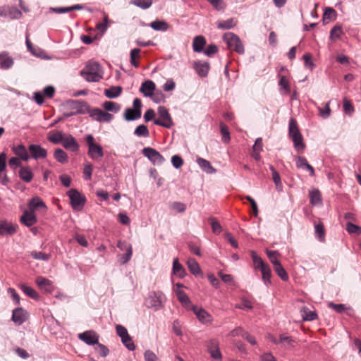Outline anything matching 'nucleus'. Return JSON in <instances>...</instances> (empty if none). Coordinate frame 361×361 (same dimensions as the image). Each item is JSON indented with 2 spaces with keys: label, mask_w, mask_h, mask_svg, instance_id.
<instances>
[{
  "label": "nucleus",
  "mask_w": 361,
  "mask_h": 361,
  "mask_svg": "<svg viewBox=\"0 0 361 361\" xmlns=\"http://www.w3.org/2000/svg\"><path fill=\"white\" fill-rule=\"evenodd\" d=\"M71 108L74 110V112L66 114V116H71L75 114L82 113V109L87 106V103L84 102L71 101L69 102Z\"/></svg>",
  "instance_id": "29"
},
{
  "label": "nucleus",
  "mask_w": 361,
  "mask_h": 361,
  "mask_svg": "<svg viewBox=\"0 0 361 361\" xmlns=\"http://www.w3.org/2000/svg\"><path fill=\"white\" fill-rule=\"evenodd\" d=\"M250 255L253 261L254 269H259L262 272V278L264 284L266 286L271 284V271L269 264L265 263L255 251H251Z\"/></svg>",
  "instance_id": "1"
},
{
  "label": "nucleus",
  "mask_w": 361,
  "mask_h": 361,
  "mask_svg": "<svg viewBox=\"0 0 361 361\" xmlns=\"http://www.w3.org/2000/svg\"><path fill=\"white\" fill-rule=\"evenodd\" d=\"M177 289L176 290V294L178 300L186 308H189L191 305L190 300L187 295V294L180 289L183 287V285L180 283L176 284Z\"/></svg>",
  "instance_id": "18"
},
{
  "label": "nucleus",
  "mask_w": 361,
  "mask_h": 361,
  "mask_svg": "<svg viewBox=\"0 0 361 361\" xmlns=\"http://www.w3.org/2000/svg\"><path fill=\"white\" fill-rule=\"evenodd\" d=\"M343 107L344 112L348 115H352L355 111L354 106L350 100L346 97H344L343 99Z\"/></svg>",
  "instance_id": "50"
},
{
  "label": "nucleus",
  "mask_w": 361,
  "mask_h": 361,
  "mask_svg": "<svg viewBox=\"0 0 361 361\" xmlns=\"http://www.w3.org/2000/svg\"><path fill=\"white\" fill-rule=\"evenodd\" d=\"M93 171L92 164L90 163H87L85 165L83 169V176L85 180H90L92 178Z\"/></svg>",
  "instance_id": "59"
},
{
  "label": "nucleus",
  "mask_w": 361,
  "mask_h": 361,
  "mask_svg": "<svg viewBox=\"0 0 361 361\" xmlns=\"http://www.w3.org/2000/svg\"><path fill=\"white\" fill-rule=\"evenodd\" d=\"M29 314L22 307H18L13 310L12 321L17 325H21L28 319Z\"/></svg>",
  "instance_id": "13"
},
{
  "label": "nucleus",
  "mask_w": 361,
  "mask_h": 361,
  "mask_svg": "<svg viewBox=\"0 0 361 361\" xmlns=\"http://www.w3.org/2000/svg\"><path fill=\"white\" fill-rule=\"evenodd\" d=\"M155 90V84L152 80L144 82L140 87V92L146 97H150Z\"/></svg>",
  "instance_id": "21"
},
{
  "label": "nucleus",
  "mask_w": 361,
  "mask_h": 361,
  "mask_svg": "<svg viewBox=\"0 0 361 361\" xmlns=\"http://www.w3.org/2000/svg\"><path fill=\"white\" fill-rule=\"evenodd\" d=\"M328 306L335 310L338 313H343L345 311H351L352 309L350 307H347L343 304H335L334 302H329Z\"/></svg>",
  "instance_id": "47"
},
{
  "label": "nucleus",
  "mask_w": 361,
  "mask_h": 361,
  "mask_svg": "<svg viewBox=\"0 0 361 361\" xmlns=\"http://www.w3.org/2000/svg\"><path fill=\"white\" fill-rule=\"evenodd\" d=\"M97 347L95 348L96 351L102 357H106L109 353V349L98 342Z\"/></svg>",
  "instance_id": "63"
},
{
  "label": "nucleus",
  "mask_w": 361,
  "mask_h": 361,
  "mask_svg": "<svg viewBox=\"0 0 361 361\" xmlns=\"http://www.w3.org/2000/svg\"><path fill=\"white\" fill-rule=\"evenodd\" d=\"M274 268L276 273L283 281H286L288 279V275L281 263L274 266Z\"/></svg>",
  "instance_id": "52"
},
{
  "label": "nucleus",
  "mask_w": 361,
  "mask_h": 361,
  "mask_svg": "<svg viewBox=\"0 0 361 361\" xmlns=\"http://www.w3.org/2000/svg\"><path fill=\"white\" fill-rule=\"evenodd\" d=\"M29 209L31 211H35V209L42 208L44 210L47 209V207L44 202L38 197H33L32 200H30L29 202Z\"/></svg>",
  "instance_id": "28"
},
{
  "label": "nucleus",
  "mask_w": 361,
  "mask_h": 361,
  "mask_svg": "<svg viewBox=\"0 0 361 361\" xmlns=\"http://www.w3.org/2000/svg\"><path fill=\"white\" fill-rule=\"evenodd\" d=\"M141 117V110H135L133 109L128 108L124 113V118L126 121H134Z\"/></svg>",
  "instance_id": "27"
},
{
  "label": "nucleus",
  "mask_w": 361,
  "mask_h": 361,
  "mask_svg": "<svg viewBox=\"0 0 361 361\" xmlns=\"http://www.w3.org/2000/svg\"><path fill=\"white\" fill-rule=\"evenodd\" d=\"M31 256L35 259L43 260V261H48L51 257V255L49 254H46L42 252H37V251H32L31 252Z\"/></svg>",
  "instance_id": "57"
},
{
  "label": "nucleus",
  "mask_w": 361,
  "mask_h": 361,
  "mask_svg": "<svg viewBox=\"0 0 361 361\" xmlns=\"http://www.w3.org/2000/svg\"><path fill=\"white\" fill-rule=\"evenodd\" d=\"M19 176L26 183H30L33 178V173L28 166L22 167L19 171Z\"/></svg>",
  "instance_id": "32"
},
{
  "label": "nucleus",
  "mask_w": 361,
  "mask_h": 361,
  "mask_svg": "<svg viewBox=\"0 0 361 361\" xmlns=\"http://www.w3.org/2000/svg\"><path fill=\"white\" fill-rule=\"evenodd\" d=\"M85 141L88 145V155L92 159H98L104 156L102 146L94 142V138L92 135H88Z\"/></svg>",
  "instance_id": "5"
},
{
  "label": "nucleus",
  "mask_w": 361,
  "mask_h": 361,
  "mask_svg": "<svg viewBox=\"0 0 361 361\" xmlns=\"http://www.w3.org/2000/svg\"><path fill=\"white\" fill-rule=\"evenodd\" d=\"M131 3L142 9H147L152 5V0H133Z\"/></svg>",
  "instance_id": "58"
},
{
  "label": "nucleus",
  "mask_w": 361,
  "mask_h": 361,
  "mask_svg": "<svg viewBox=\"0 0 361 361\" xmlns=\"http://www.w3.org/2000/svg\"><path fill=\"white\" fill-rule=\"evenodd\" d=\"M0 16H8L11 19H18L22 16V13L16 7H3L0 8Z\"/></svg>",
  "instance_id": "16"
},
{
  "label": "nucleus",
  "mask_w": 361,
  "mask_h": 361,
  "mask_svg": "<svg viewBox=\"0 0 361 361\" xmlns=\"http://www.w3.org/2000/svg\"><path fill=\"white\" fill-rule=\"evenodd\" d=\"M99 337V335L93 330L86 331L78 334V338L89 345L97 344Z\"/></svg>",
  "instance_id": "12"
},
{
  "label": "nucleus",
  "mask_w": 361,
  "mask_h": 361,
  "mask_svg": "<svg viewBox=\"0 0 361 361\" xmlns=\"http://www.w3.org/2000/svg\"><path fill=\"white\" fill-rule=\"evenodd\" d=\"M314 228L315 235L319 240L321 242L324 241L326 232L324 224L322 222H319L318 224H315Z\"/></svg>",
  "instance_id": "43"
},
{
  "label": "nucleus",
  "mask_w": 361,
  "mask_h": 361,
  "mask_svg": "<svg viewBox=\"0 0 361 361\" xmlns=\"http://www.w3.org/2000/svg\"><path fill=\"white\" fill-rule=\"evenodd\" d=\"M15 232L16 228L13 225L7 222H2L0 224V234H13Z\"/></svg>",
  "instance_id": "42"
},
{
  "label": "nucleus",
  "mask_w": 361,
  "mask_h": 361,
  "mask_svg": "<svg viewBox=\"0 0 361 361\" xmlns=\"http://www.w3.org/2000/svg\"><path fill=\"white\" fill-rule=\"evenodd\" d=\"M142 154L154 164H161L165 161L164 157L158 151L152 147H145L142 149Z\"/></svg>",
  "instance_id": "10"
},
{
  "label": "nucleus",
  "mask_w": 361,
  "mask_h": 361,
  "mask_svg": "<svg viewBox=\"0 0 361 361\" xmlns=\"http://www.w3.org/2000/svg\"><path fill=\"white\" fill-rule=\"evenodd\" d=\"M279 85L281 87L286 94H289L290 92V86L288 80L286 75L281 73H279Z\"/></svg>",
  "instance_id": "40"
},
{
  "label": "nucleus",
  "mask_w": 361,
  "mask_h": 361,
  "mask_svg": "<svg viewBox=\"0 0 361 361\" xmlns=\"http://www.w3.org/2000/svg\"><path fill=\"white\" fill-rule=\"evenodd\" d=\"M103 108L108 111H112L114 113H117L121 109V105L111 101H106L102 104Z\"/></svg>",
  "instance_id": "41"
},
{
  "label": "nucleus",
  "mask_w": 361,
  "mask_h": 361,
  "mask_svg": "<svg viewBox=\"0 0 361 361\" xmlns=\"http://www.w3.org/2000/svg\"><path fill=\"white\" fill-rule=\"evenodd\" d=\"M164 300V295L161 293H150L149 297L145 300V305L149 308H158L161 306Z\"/></svg>",
  "instance_id": "11"
},
{
  "label": "nucleus",
  "mask_w": 361,
  "mask_h": 361,
  "mask_svg": "<svg viewBox=\"0 0 361 361\" xmlns=\"http://www.w3.org/2000/svg\"><path fill=\"white\" fill-rule=\"evenodd\" d=\"M145 361H160L158 357L152 351L147 350L145 353Z\"/></svg>",
  "instance_id": "64"
},
{
  "label": "nucleus",
  "mask_w": 361,
  "mask_h": 361,
  "mask_svg": "<svg viewBox=\"0 0 361 361\" xmlns=\"http://www.w3.org/2000/svg\"><path fill=\"white\" fill-rule=\"evenodd\" d=\"M159 118L154 121L155 125L160 126L166 128H170L173 126V123L169 113L168 109L164 106H159L158 108Z\"/></svg>",
  "instance_id": "6"
},
{
  "label": "nucleus",
  "mask_w": 361,
  "mask_h": 361,
  "mask_svg": "<svg viewBox=\"0 0 361 361\" xmlns=\"http://www.w3.org/2000/svg\"><path fill=\"white\" fill-rule=\"evenodd\" d=\"M12 149L15 154L19 157L20 159L27 161L30 159L28 148L26 149L23 145L13 146Z\"/></svg>",
  "instance_id": "20"
},
{
  "label": "nucleus",
  "mask_w": 361,
  "mask_h": 361,
  "mask_svg": "<svg viewBox=\"0 0 361 361\" xmlns=\"http://www.w3.org/2000/svg\"><path fill=\"white\" fill-rule=\"evenodd\" d=\"M236 20L233 18H230L226 20H219L217 22V27L221 30L231 29L236 25Z\"/></svg>",
  "instance_id": "36"
},
{
  "label": "nucleus",
  "mask_w": 361,
  "mask_h": 361,
  "mask_svg": "<svg viewBox=\"0 0 361 361\" xmlns=\"http://www.w3.org/2000/svg\"><path fill=\"white\" fill-rule=\"evenodd\" d=\"M187 265L190 271L195 276L201 274L200 267L195 259L190 258L187 262Z\"/></svg>",
  "instance_id": "34"
},
{
  "label": "nucleus",
  "mask_w": 361,
  "mask_h": 361,
  "mask_svg": "<svg viewBox=\"0 0 361 361\" xmlns=\"http://www.w3.org/2000/svg\"><path fill=\"white\" fill-rule=\"evenodd\" d=\"M118 247H119L122 250H126V253L123 254L120 257V262L121 264H126L127 263L131 258L133 250H132V246L130 244L125 243L121 241H118Z\"/></svg>",
  "instance_id": "14"
},
{
  "label": "nucleus",
  "mask_w": 361,
  "mask_h": 361,
  "mask_svg": "<svg viewBox=\"0 0 361 361\" xmlns=\"http://www.w3.org/2000/svg\"><path fill=\"white\" fill-rule=\"evenodd\" d=\"M267 255L270 260V262L273 264L274 267L276 264H280L281 262L278 260L280 254L278 251L274 250H267Z\"/></svg>",
  "instance_id": "54"
},
{
  "label": "nucleus",
  "mask_w": 361,
  "mask_h": 361,
  "mask_svg": "<svg viewBox=\"0 0 361 361\" xmlns=\"http://www.w3.org/2000/svg\"><path fill=\"white\" fill-rule=\"evenodd\" d=\"M209 4L212 5L218 11L224 10L226 4L223 0H207Z\"/></svg>",
  "instance_id": "60"
},
{
  "label": "nucleus",
  "mask_w": 361,
  "mask_h": 361,
  "mask_svg": "<svg viewBox=\"0 0 361 361\" xmlns=\"http://www.w3.org/2000/svg\"><path fill=\"white\" fill-rule=\"evenodd\" d=\"M122 90L123 89L121 86H111L109 89L104 90V94L108 98H116L121 94Z\"/></svg>",
  "instance_id": "31"
},
{
  "label": "nucleus",
  "mask_w": 361,
  "mask_h": 361,
  "mask_svg": "<svg viewBox=\"0 0 361 361\" xmlns=\"http://www.w3.org/2000/svg\"><path fill=\"white\" fill-rule=\"evenodd\" d=\"M173 274L179 276L180 278H183L185 276V269L184 267L179 263L178 259L175 258L173 262Z\"/></svg>",
  "instance_id": "30"
},
{
  "label": "nucleus",
  "mask_w": 361,
  "mask_h": 361,
  "mask_svg": "<svg viewBox=\"0 0 361 361\" xmlns=\"http://www.w3.org/2000/svg\"><path fill=\"white\" fill-rule=\"evenodd\" d=\"M337 16L336 11L330 7H328L325 9L324 15H323V20L325 22L326 20L331 21L334 20Z\"/></svg>",
  "instance_id": "49"
},
{
  "label": "nucleus",
  "mask_w": 361,
  "mask_h": 361,
  "mask_svg": "<svg viewBox=\"0 0 361 361\" xmlns=\"http://www.w3.org/2000/svg\"><path fill=\"white\" fill-rule=\"evenodd\" d=\"M301 316L305 321H313L317 318V313L314 311L309 310L307 307H303L300 310Z\"/></svg>",
  "instance_id": "37"
},
{
  "label": "nucleus",
  "mask_w": 361,
  "mask_h": 361,
  "mask_svg": "<svg viewBox=\"0 0 361 361\" xmlns=\"http://www.w3.org/2000/svg\"><path fill=\"white\" fill-rule=\"evenodd\" d=\"M13 64V59L8 56L7 53L0 54V68L2 69H8Z\"/></svg>",
  "instance_id": "25"
},
{
  "label": "nucleus",
  "mask_w": 361,
  "mask_h": 361,
  "mask_svg": "<svg viewBox=\"0 0 361 361\" xmlns=\"http://www.w3.org/2000/svg\"><path fill=\"white\" fill-rule=\"evenodd\" d=\"M220 132L222 136V142L224 143H228L231 140L230 132L228 126L224 123H220Z\"/></svg>",
  "instance_id": "44"
},
{
  "label": "nucleus",
  "mask_w": 361,
  "mask_h": 361,
  "mask_svg": "<svg viewBox=\"0 0 361 361\" xmlns=\"http://www.w3.org/2000/svg\"><path fill=\"white\" fill-rule=\"evenodd\" d=\"M19 287L23 291L25 294L27 296L30 297L32 299L38 300L39 299V295L37 293V291L32 288L27 286L25 284H20Z\"/></svg>",
  "instance_id": "35"
},
{
  "label": "nucleus",
  "mask_w": 361,
  "mask_h": 361,
  "mask_svg": "<svg viewBox=\"0 0 361 361\" xmlns=\"http://www.w3.org/2000/svg\"><path fill=\"white\" fill-rule=\"evenodd\" d=\"M80 74L88 82H99L102 78L103 71L97 62H89Z\"/></svg>",
  "instance_id": "2"
},
{
  "label": "nucleus",
  "mask_w": 361,
  "mask_h": 361,
  "mask_svg": "<svg viewBox=\"0 0 361 361\" xmlns=\"http://www.w3.org/2000/svg\"><path fill=\"white\" fill-rule=\"evenodd\" d=\"M61 143L65 149L72 152H77L79 149V145L71 135H64L63 140Z\"/></svg>",
  "instance_id": "15"
},
{
  "label": "nucleus",
  "mask_w": 361,
  "mask_h": 361,
  "mask_svg": "<svg viewBox=\"0 0 361 361\" xmlns=\"http://www.w3.org/2000/svg\"><path fill=\"white\" fill-rule=\"evenodd\" d=\"M310 203L312 204H318L322 202V195L318 190L310 191Z\"/></svg>",
  "instance_id": "45"
},
{
  "label": "nucleus",
  "mask_w": 361,
  "mask_h": 361,
  "mask_svg": "<svg viewBox=\"0 0 361 361\" xmlns=\"http://www.w3.org/2000/svg\"><path fill=\"white\" fill-rule=\"evenodd\" d=\"M122 343L125 345V346L130 350H133L135 348L131 337L128 334V336H124L121 338Z\"/></svg>",
  "instance_id": "62"
},
{
  "label": "nucleus",
  "mask_w": 361,
  "mask_h": 361,
  "mask_svg": "<svg viewBox=\"0 0 361 361\" xmlns=\"http://www.w3.org/2000/svg\"><path fill=\"white\" fill-rule=\"evenodd\" d=\"M35 282L39 288L44 290L46 292H51V282L49 279L42 276H38L37 277Z\"/></svg>",
  "instance_id": "22"
},
{
  "label": "nucleus",
  "mask_w": 361,
  "mask_h": 361,
  "mask_svg": "<svg viewBox=\"0 0 361 361\" xmlns=\"http://www.w3.org/2000/svg\"><path fill=\"white\" fill-rule=\"evenodd\" d=\"M206 44V39L203 36H196L192 42L193 50L195 52H200Z\"/></svg>",
  "instance_id": "26"
},
{
  "label": "nucleus",
  "mask_w": 361,
  "mask_h": 361,
  "mask_svg": "<svg viewBox=\"0 0 361 361\" xmlns=\"http://www.w3.org/2000/svg\"><path fill=\"white\" fill-rule=\"evenodd\" d=\"M64 134L61 131L51 130L48 133L47 140L54 144L61 142L63 140Z\"/></svg>",
  "instance_id": "24"
},
{
  "label": "nucleus",
  "mask_w": 361,
  "mask_h": 361,
  "mask_svg": "<svg viewBox=\"0 0 361 361\" xmlns=\"http://www.w3.org/2000/svg\"><path fill=\"white\" fill-rule=\"evenodd\" d=\"M194 68L200 76L204 77L208 73L209 65L207 62L202 63L200 61H197L195 62Z\"/></svg>",
  "instance_id": "23"
},
{
  "label": "nucleus",
  "mask_w": 361,
  "mask_h": 361,
  "mask_svg": "<svg viewBox=\"0 0 361 361\" xmlns=\"http://www.w3.org/2000/svg\"><path fill=\"white\" fill-rule=\"evenodd\" d=\"M197 162L199 166L207 173H212L215 171L210 162L203 158H197Z\"/></svg>",
  "instance_id": "38"
},
{
  "label": "nucleus",
  "mask_w": 361,
  "mask_h": 361,
  "mask_svg": "<svg viewBox=\"0 0 361 361\" xmlns=\"http://www.w3.org/2000/svg\"><path fill=\"white\" fill-rule=\"evenodd\" d=\"M28 152L30 158L35 160L44 159L48 155L47 149L37 144H30L28 146Z\"/></svg>",
  "instance_id": "9"
},
{
  "label": "nucleus",
  "mask_w": 361,
  "mask_h": 361,
  "mask_svg": "<svg viewBox=\"0 0 361 361\" xmlns=\"http://www.w3.org/2000/svg\"><path fill=\"white\" fill-rule=\"evenodd\" d=\"M223 40L230 50L236 51L239 54L245 52V49L240 38L233 32H226L223 35Z\"/></svg>",
  "instance_id": "4"
},
{
  "label": "nucleus",
  "mask_w": 361,
  "mask_h": 361,
  "mask_svg": "<svg viewBox=\"0 0 361 361\" xmlns=\"http://www.w3.org/2000/svg\"><path fill=\"white\" fill-rule=\"evenodd\" d=\"M88 113L93 120L99 122L109 123L114 118V116L112 114L106 111H104L98 108L89 109Z\"/></svg>",
  "instance_id": "8"
},
{
  "label": "nucleus",
  "mask_w": 361,
  "mask_h": 361,
  "mask_svg": "<svg viewBox=\"0 0 361 361\" xmlns=\"http://www.w3.org/2000/svg\"><path fill=\"white\" fill-rule=\"evenodd\" d=\"M150 26L155 30L165 31L169 28V25L166 22L159 20L152 22Z\"/></svg>",
  "instance_id": "53"
},
{
  "label": "nucleus",
  "mask_w": 361,
  "mask_h": 361,
  "mask_svg": "<svg viewBox=\"0 0 361 361\" xmlns=\"http://www.w3.org/2000/svg\"><path fill=\"white\" fill-rule=\"evenodd\" d=\"M54 157L59 163L64 164L68 162V155L66 152L60 148L55 149Z\"/></svg>",
  "instance_id": "39"
},
{
  "label": "nucleus",
  "mask_w": 361,
  "mask_h": 361,
  "mask_svg": "<svg viewBox=\"0 0 361 361\" xmlns=\"http://www.w3.org/2000/svg\"><path fill=\"white\" fill-rule=\"evenodd\" d=\"M343 34V29L342 27L340 25H336L334 26L330 32V38L332 40H337L338 39L341 35Z\"/></svg>",
  "instance_id": "51"
},
{
  "label": "nucleus",
  "mask_w": 361,
  "mask_h": 361,
  "mask_svg": "<svg viewBox=\"0 0 361 361\" xmlns=\"http://www.w3.org/2000/svg\"><path fill=\"white\" fill-rule=\"evenodd\" d=\"M192 310L198 319L202 323L210 322L212 319L211 314L206 312L204 309L197 307H193Z\"/></svg>",
  "instance_id": "19"
},
{
  "label": "nucleus",
  "mask_w": 361,
  "mask_h": 361,
  "mask_svg": "<svg viewBox=\"0 0 361 361\" xmlns=\"http://www.w3.org/2000/svg\"><path fill=\"white\" fill-rule=\"evenodd\" d=\"M171 209L177 212H184L186 209V205L180 202H174L170 206Z\"/></svg>",
  "instance_id": "61"
},
{
  "label": "nucleus",
  "mask_w": 361,
  "mask_h": 361,
  "mask_svg": "<svg viewBox=\"0 0 361 361\" xmlns=\"http://www.w3.org/2000/svg\"><path fill=\"white\" fill-rule=\"evenodd\" d=\"M319 115L326 119L331 115V110L329 106V102L325 103L324 107L318 106Z\"/></svg>",
  "instance_id": "46"
},
{
  "label": "nucleus",
  "mask_w": 361,
  "mask_h": 361,
  "mask_svg": "<svg viewBox=\"0 0 361 361\" xmlns=\"http://www.w3.org/2000/svg\"><path fill=\"white\" fill-rule=\"evenodd\" d=\"M346 230L350 234H361V227L350 222L347 223Z\"/></svg>",
  "instance_id": "55"
},
{
  "label": "nucleus",
  "mask_w": 361,
  "mask_h": 361,
  "mask_svg": "<svg viewBox=\"0 0 361 361\" xmlns=\"http://www.w3.org/2000/svg\"><path fill=\"white\" fill-rule=\"evenodd\" d=\"M72 207L74 209L80 210L82 208L85 198L77 190L71 189L68 192Z\"/></svg>",
  "instance_id": "7"
},
{
  "label": "nucleus",
  "mask_w": 361,
  "mask_h": 361,
  "mask_svg": "<svg viewBox=\"0 0 361 361\" xmlns=\"http://www.w3.org/2000/svg\"><path fill=\"white\" fill-rule=\"evenodd\" d=\"M279 342H281V343H284V345L288 348L294 347V345L295 343V341L292 337L288 336L285 334L280 335Z\"/></svg>",
  "instance_id": "48"
},
{
  "label": "nucleus",
  "mask_w": 361,
  "mask_h": 361,
  "mask_svg": "<svg viewBox=\"0 0 361 361\" xmlns=\"http://www.w3.org/2000/svg\"><path fill=\"white\" fill-rule=\"evenodd\" d=\"M141 50L138 48L133 49L130 51V63L135 67L138 68L140 66L139 59L141 58L140 56Z\"/></svg>",
  "instance_id": "33"
},
{
  "label": "nucleus",
  "mask_w": 361,
  "mask_h": 361,
  "mask_svg": "<svg viewBox=\"0 0 361 361\" xmlns=\"http://www.w3.org/2000/svg\"><path fill=\"white\" fill-rule=\"evenodd\" d=\"M20 222L26 226H32L37 222V217L35 212L31 210H26L23 212V214L20 216Z\"/></svg>",
  "instance_id": "17"
},
{
  "label": "nucleus",
  "mask_w": 361,
  "mask_h": 361,
  "mask_svg": "<svg viewBox=\"0 0 361 361\" xmlns=\"http://www.w3.org/2000/svg\"><path fill=\"white\" fill-rule=\"evenodd\" d=\"M289 136L293 142L295 149L299 153H302L305 145L303 142V138L298 129L296 121L293 118H291L289 122Z\"/></svg>",
  "instance_id": "3"
},
{
  "label": "nucleus",
  "mask_w": 361,
  "mask_h": 361,
  "mask_svg": "<svg viewBox=\"0 0 361 361\" xmlns=\"http://www.w3.org/2000/svg\"><path fill=\"white\" fill-rule=\"evenodd\" d=\"M134 133L139 137H148L149 135V130L147 127L145 125L138 126L135 128Z\"/></svg>",
  "instance_id": "56"
}]
</instances>
